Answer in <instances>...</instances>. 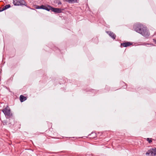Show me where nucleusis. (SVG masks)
I'll return each mask as SVG.
<instances>
[{
	"mask_svg": "<svg viewBox=\"0 0 156 156\" xmlns=\"http://www.w3.org/2000/svg\"><path fill=\"white\" fill-rule=\"evenodd\" d=\"M143 45H149L150 46H151L153 45V44H145V43H144V44H143Z\"/></svg>",
	"mask_w": 156,
	"mask_h": 156,
	"instance_id": "obj_18",
	"label": "nucleus"
},
{
	"mask_svg": "<svg viewBox=\"0 0 156 156\" xmlns=\"http://www.w3.org/2000/svg\"><path fill=\"white\" fill-rule=\"evenodd\" d=\"M63 89H64V90H66V89L64 88H63Z\"/></svg>",
	"mask_w": 156,
	"mask_h": 156,
	"instance_id": "obj_31",
	"label": "nucleus"
},
{
	"mask_svg": "<svg viewBox=\"0 0 156 156\" xmlns=\"http://www.w3.org/2000/svg\"><path fill=\"white\" fill-rule=\"evenodd\" d=\"M46 6L43 5H41L40 6V9H41L44 10V8Z\"/></svg>",
	"mask_w": 156,
	"mask_h": 156,
	"instance_id": "obj_16",
	"label": "nucleus"
},
{
	"mask_svg": "<svg viewBox=\"0 0 156 156\" xmlns=\"http://www.w3.org/2000/svg\"><path fill=\"white\" fill-rule=\"evenodd\" d=\"M61 89H63V88H61Z\"/></svg>",
	"mask_w": 156,
	"mask_h": 156,
	"instance_id": "obj_32",
	"label": "nucleus"
},
{
	"mask_svg": "<svg viewBox=\"0 0 156 156\" xmlns=\"http://www.w3.org/2000/svg\"><path fill=\"white\" fill-rule=\"evenodd\" d=\"M115 143L114 142H113L112 144V146L113 147V148L114 149H116V148L117 147L115 146Z\"/></svg>",
	"mask_w": 156,
	"mask_h": 156,
	"instance_id": "obj_17",
	"label": "nucleus"
},
{
	"mask_svg": "<svg viewBox=\"0 0 156 156\" xmlns=\"http://www.w3.org/2000/svg\"><path fill=\"white\" fill-rule=\"evenodd\" d=\"M50 154H56V152H48Z\"/></svg>",
	"mask_w": 156,
	"mask_h": 156,
	"instance_id": "obj_22",
	"label": "nucleus"
},
{
	"mask_svg": "<svg viewBox=\"0 0 156 156\" xmlns=\"http://www.w3.org/2000/svg\"><path fill=\"white\" fill-rule=\"evenodd\" d=\"M57 4L58 5H60V4H62V3L61 2H60V1L59 0H58V2H57Z\"/></svg>",
	"mask_w": 156,
	"mask_h": 156,
	"instance_id": "obj_21",
	"label": "nucleus"
},
{
	"mask_svg": "<svg viewBox=\"0 0 156 156\" xmlns=\"http://www.w3.org/2000/svg\"><path fill=\"white\" fill-rule=\"evenodd\" d=\"M117 90L116 89V88H115V89H114L113 88H112L111 89V90Z\"/></svg>",
	"mask_w": 156,
	"mask_h": 156,
	"instance_id": "obj_25",
	"label": "nucleus"
},
{
	"mask_svg": "<svg viewBox=\"0 0 156 156\" xmlns=\"http://www.w3.org/2000/svg\"><path fill=\"white\" fill-rule=\"evenodd\" d=\"M2 11H3L4 10H5V8L4 7L2 9Z\"/></svg>",
	"mask_w": 156,
	"mask_h": 156,
	"instance_id": "obj_24",
	"label": "nucleus"
},
{
	"mask_svg": "<svg viewBox=\"0 0 156 156\" xmlns=\"http://www.w3.org/2000/svg\"><path fill=\"white\" fill-rule=\"evenodd\" d=\"M83 137H79V138H82Z\"/></svg>",
	"mask_w": 156,
	"mask_h": 156,
	"instance_id": "obj_30",
	"label": "nucleus"
},
{
	"mask_svg": "<svg viewBox=\"0 0 156 156\" xmlns=\"http://www.w3.org/2000/svg\"><path fill=\"white\" fill-rule=\"evenodd\" d=\"M35 8L36 9H40V6L38 5H35Z\"/></svg>",
	"mask_w": 156,
	"mask_h": 156,
	"instance_id": "obj_20",
	"label": "nucleus"
},
{
	"mask_svg": "<svg viewBox=\"0 0 156 156\" xmlns=\"http://www.w3.org/2000/svg\"><path fill=\"white\" fill-rule=\"evenodd\" d=\"M3 11H2V9H1L0 10V12H2Z\"/></svg>",
	"mask_w": 156,
	"mask_h": 156,
	"instance_id": "obj_29",
	"label": "nucleus"
},
{
	"mask_svg": "<svg viewBox=\"0 0 156 156\" xmlns=\"http://www.w3.org/2000/svg\"><path fill=\"white\" fill-rule=\"evenodd\" d=\"M52 6H51L48 5L47 6H46L44 8V10H45L48 11H49L50 10L52 11Z\"/></svg>",
	"mask_w": 156,
	"mask_h": 156,
	"instance_id": "obj_11",
	"label": "nucleus"
},
{
	"mask_svg": "<svg viewBox=\"0 0 156 156\" xmlns=\"http://www.w3.org/2000/svg\"><path fill=\"white\" fill-rule=\"evenodd\" d=\"M5 9L6 10L10 8L11 7L10 5V4H8L6 5H5V6H4Z\"/></svg>",
	"mask_w": 156,
	"mask_h": 156,
	"instance_id": "obj_15",
	"label": "nucleus"
},
{
	"mask_svg": "<svg viewBox=\"0 0 156 156\" xmlns=\"http://www.w3.org/2000/svg\"><path fill=\"white\" fill-rule=\"evenodd\" d=\"M153 41L154 42V43L156 44V40L153 39Z\"/></svg>",
	"mask_w": 156,
	"mask_h": 156,
	"instance_id": "obj_26",
	"label": "nucleus"
},
{
	"mask_svg": "<svg viewBox=\"0 0 156 156\" xmlns=\"http://www.w3.org/2000/svg\"><path fill=\"white\" fill-rule=\"evenodd\" d=\"M97 134L95 132H92L90 134H89L88 135V136H87V138H88L90 136H91L89 137L90 138H95L96 137Z\"/></svg>",
	"mask_w": 156,
	"mask_h": 156,
	"instance_id": "obj_9",
	"label": "nucleus"
},
{
	"mask_svg": "<svg viewBox=\"0 0 156 156\" xmlns=\"http://www.w3.org/2000/svg\"><path fill=\"white\" fill-rule=\"evenodd\" d=\"M59 83L60 85H61V84H62V83H61V82H59Z\"/></svg>",
	"mask_w": 156,
	"mask_h": 156,
	"instance_id": "obj_28",
	"label": "nucleus"
},
{
	"mask_svg": "<svg viewBox=\"0 0 156 156\" xmlns=\"http://www.w3.org/2000/svg\"><path fill=\"white\" fill-rule=\"evenodd\" d=\"M106 32L112 39L113 40L115 39L116 35L113 32L110 31H106Z\"/></svg>",
	"mask_w": 156,
	"mask_h": 156,
	"instance_id": "obj_7",
	"label": "nucleus"
},
{
	"mask_svg": "<svg viewBox=\"0 0 156 156\" xmlns=\"http://www.w3.org/2000/svg\"><path fill=\"white\" fill-rule=\"evenodd\" d=\"M58 0H56V1H56L55 3H57V2H58Z\"/></svg>",
	"mask_w": 156,
	"mask_h": 156,
	"instance_id": "obj_27",
	"label": "nucleus"
},
{
	"mask_svg": "<svg viewBox=\"0 0 156 156\" xmlns=\"http://www.w3.org/2000/svg\"><path fill=\"white\" fill-rule=\"evenodd\" d=\"M146 155H150L151 156H154L156 155V148H152L149 151L146 153Z\"/></svg>",
	"mask_w": 156,
	"mask_h": 156,
	"instance_id": "obj_4",
	"label": "nucleus"
},
{
	"mask_svg": "<svg viewBox=\"0 0 156 156\" xmlns=\"http://www.w3.org/2000/svg\"><path fill=\"white\" fill-rule=\"evenodd\" d=\"M51 11L54 12L55 13H58L62 12V11L64 10L63 9L54 8L52 7Z\"/></svg>",
	"mask_w": 156,
	"mask_h": 156,
	"instance_id": "obj_6",
	"label": "nucleus"
},
{
	"mask_svg": "<svg viewBox=\"0 0 156 156\" xmlns=\"http://www.w3.org/2000/svg\"><path fill=\"white\" fill-rule=\"evenodd\" d=\"M13 3L15 6H26V2L24 0H13Z\"/></svg>",
	"mask_w": 156,
	"mask_h": 156,
	"instance_id": "obj_3",
	"label": "nucleus"
},
{
	"mask_svg": "<svg viewBox=\"0 0 156 156\" xmlns=\"http://www.w3.org/2000/svg\"><path fill=\"white\" fill-rule=\"evenodd\" d=\"M28 8H30V9H33V10H34V9H32L31 8H30V7L29 6H28L27 5H26V6Z\"/></svg>",
	"mask_w": 156,
	"mask_h": 156,
	"instance_id": "obj_23",
	"label": "nucleus"
},
{
	"mask_svg": "<svg viewBox=\"0 0 156 156\" xmlns=\"http://www.w3.org/2000/svg\"><path fill=\"white\" fill-rule=\"evenodd\" d=\"M96 39H97V38L96 37V38H95Z\"/></svg>",
	"mask_w": 156,
	"mask_h": 156,
	"instance_id": "obj_33",
	"label": "nucleus"
},
{
	"mask_svg": "<svg viewBox=\"0 0 156 156\" xmlns=\"http://www.w3.org/2000/svg\"><path fill=\"white\" fill-rule=\"evenodd\" d=\"M27 99V98L24 96L23 95H21L20 97V100L21 102H22L26 101Z\"/></svg>",
	"mask_w": 156,
	"mask_h": 156,
	"instance_id": "obj_10",
	"label": "nucleus"
},
{
	"mask_svg": "<svg viewBox=\"0 0 156 156\" xmlns=\"http://www.w3.org/2000/svg\"><path fill=\"white\" fill-rule=\"evenodd\" d=\"M133 43L131 42H126L121 44V45L124 47H127L132 45Z\"/></svg>",
	"mask_w": 156,
	"mask_h": 156,
	"instance_id": "obj_8",
	"label": "nucleus"
},
{
	"mask_svg": "<svg viewBox=\"0 0 156 156\" xmlns=\"http://www.w3.org/2000/svg\"><path fill=\"white\" fill-rule=\"evenodd\" d=\"M10 108L7 106L2 110V112L4 114L6 118L9 120L8 122L9 124H12L14 121V117L13 114L11 113Z\"/></svg>",
	"mask_w": 156,
	"mask_h": 156,
	"instance_id": "obj_2",
	"label": "nucleus"
},
{
	"mask_svg": "<svg viewBox=\"0 0 156 156\" xmlns=\"http://www.w3.org/2000/svg\"><path fill=\"white\" fill-rule=\"evenodd\" d=\"M147 140L148 142L149 143H151L152 142L151 138H147Z\"/></svg>",
	"mask_w": 156,
	"mask_h": 156,
	"instance_id": "obj_19",
	"label": "nucleus"
},
{
	"mask_svg": "<svg viewBox=\"0 0 156 156\" xmlns=\"http://www.w3.org/2000/svg\"><path fill=\"white\" fill-rule=\"evenodd\" d=\"M134 28L136 32L146 37H148L150 35V33L146 27L141 24L135 25Z\"/></svg>",
	"mask_w": 156,
	"mask_h": 156,
	"instance_id": "obj_1",
	"label": "nucleus"
},
{
	"mask_svg": "<svg viewBox=\"0 0 156 156\" xmlns=\"http://www.w3.org/2000/svg\"><path fill=\"white\" fill-rule=\"evenodd\" d=\"M110 87L106 85L105 89L104 92H108L110 90Z\"/></svg>",
	"mask_w": 156,
	"mask_h": 156,
	"instance_id": "obj_14",
	"label": "nucleus"
},
{
	"mask_svg": "<svg viewBox=\"0 0 156 156\" xmlns=\"http://www.w3.org/2000/svg\"><path fill=\"white\" fill-rule=\"evenodd\" d=\"M85 91L86 92H90L89 94H91V95L94 96L95 94H96L97 92L99 91V90H96L94 89H90L89 88L86 89L85 90Z\"/></svg>",
	"mask_w": 156,
	"mask_h": 156,
	"instance_id": "obj_5",
	"label": "nucleus"
},
{
	"mask_svg": "<svg viewBox=\"0 0 156 156\" xmlns=\"http://www.w3.org/2000/svg\"><path fill=\"white\" fill-rule=\"evenodd\" d=\"M66 1L70 3H74L77 2V0H66Z\"/></svg>",
	"mask_w": 156,
	"mask_h": 156,
	"instance_id": "obj_13",
	"label": "nucleus"
},
{
	"mask_svg": "<svg viewBox=\"0 0 156 156\" xmlns=\"http://www.w3.org/2000/svg\"><path fill=\"white\" fill-rule=\"evenodd\" d=\"M52 50L55 51L57 53H59L61 52L60 50L57 47L55 46L53 48H52Z\"/></svg>",
	"mask_w": 156,
	"mask_h": 156,
	"instance_id": "obj_12",
	"label": "nucleus"
}]
</instances>
